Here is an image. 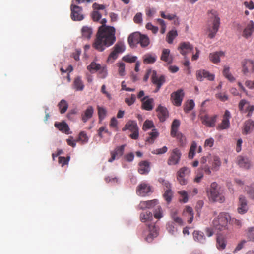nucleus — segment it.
Masks as SVG:
<instances>
[{"label":"nucleus","mask_w":254,"mask_h":254,"mask_svg":"<svg viewBox=\"0 0 254 254\" xmlns=\"http://www.w3.org/2000/svg\"><path fill=\"white\" fill-rule=\"evenodd\" d=\"M116 29L114 27L102 25L99 27L93 47L100 52L112 45L116 41Z\"/></svg>","instance_id":"f257e3e1"},{"label":"nucleus","mask_w":254,"mask_h":254,"mask_svg":"<svg viewBox=\"0 0 254 254\" xmlns=\"http://www.w3.org/2000/svg\"><path fill=\"white\" fill-rule=\"evenodd\" d=\"M206 192L209 200L212 202L223 203L225 201L223 190L215 182L211 184Z\"/></svg>","instance_id":"f03ea898"},{"label":"nucleus","mask_w":254,"mask_h":254,"mask_svg":"<svg viewBox=\"0 0 254 254\" xmlns=\"http://www.w3.org/2000/svg\"><path fill=\"white\" fill-rule=\"evenodd\" d=\"M209 18L208 24V37L213 38L219 30L220 19L217 12L215 10L210 11Z\"/></svg>","instance_id":"7ed1b4c3"},{"label":"nucleus","mask_w":254,"mask_h":254,"mask_svg":"<svg viewBox=\"0 0 254 254\" xmlns=\"http://www.w3.org/2000/svg\"><path fill=\"white\" fill-rule=\"evenodd\" d=\"M127 40L130 47H134L139 43L142 47H146L150 44V39L146 35L137 32L131 34Z\"/></svg>","instance_id":"20e7f679"},{"label":"nucleus","mask_w":254,"mask_h":254,"mask_svg":"<svg viewBox=\"0 0 254 254\" xmlns=\"http://www.w3.org/2000/svg\"><path fill=\"white\" fill-rule=\"evenodd\" d=\"M230 217L227 213H221L218 217L213 221V225L214 228L219 231L225 229Z\"/></svg>","instance_id":"39448f33"},{"label":"nucleus","mask_w":254,"mask_h":254,"mask_svg":"<svg viewBox=\"0 0 254 254\" xmlns=\"http://www.w3.org/2000/svg\"><path fill=\"white\" fill-rule=\"evenodd\" d=\"M190 169L187 167L180 168L177 172V180L181 185L187 184L190 175Z\"/></svg>","instance_id":"423d86ee"},{"label":"nucleus","mask_w":254,"mask_h":254,"mask_svg":"<svg viewBox=\"0 0 254 254\" xmlns=\"http://www.w3.org/2000/svg\"><path fill=\"white\" fill-rule=\"evenodd\" d=\"M129 130L132 133L129 135L130 137L133 139H137L138 138V127L137 123L134 121L129 120L125 125L122 128L123 131Z\"/></svg>","instance_id":"0eeeda50"},{"label":"nucleus","mask_w":254,"mask_h":254,"mask_svg":"<svg viewBox=\"0 0 254 254\" xmlns=\"http://www.w3.org/2000/svg\"><path fill=\"white\" fill-rule=\"evenodd\" d=\"M71 10V18L74 21H81L84 19V16L82 14V8L74 3H72L70 6Z\"/></svg>","instance_id":"6e6552de"},{"label":"nucleus","mask_w":254,"mask_h":254,"mask_svg":"<svg viewBox=\"0 0 254 254\" xmlns=\"http://www.w3.org/2000/svg\"><path fill=\"white\" fill-rule=\"evenodd\" d=\"M242 72L245 75L254 72V61L250 59H244L242 63Z\"/></svg>","instance_id":"1a4fd4ad"},{"label":"nucleus","mask_w":254,"mask_h":254,"mask_svg":"<svg viewBox=\"0 0 254 254\" xmlns=\"http://www.w3.org/2000/svg\"><path fill=\"white\" fill-rule=\"evenodd\" d=\"M182 154L180 150L176 148L174 149L170 154L167 163L169 165H175L177 164L180 160Z\"/></svg>","instance_id":"9d476101"},{"label":"nucleus","mask_w":254,"mask_h":254,"mask_svg":"<svg viewBox=\"0 0 254 254\" xmlns=\"http://www.w3.org/2000/svg\"><path fill=\"white\" fill-rule=\"evenodd\" d=\"M184 96L183 90L182 89H179L171 94V100L174 105L180 106L182 104Z\"/></svg>","instance_id":"9b49d317"},{"label":"nucleus","mask_w":254,"mask_h":254,"mask_svg":"<svg viewBox=\"0 0 254 254\" xmlns=\"http://www.w3.org/2000/svg\"><path fill=\"white\" fill-rule=\"evenodd\" d=\"M151 80L152 83L156 85V89L155 92L159 91L161 86L165 82V77L164 75L158 76L157 74L156 71L153 70L151 75Z\"/></svg>","instance_id":"f8f14e48"},{"label":"nucleus","mask_w":254,"mask_h":254,"mask_svg":"<svg viewBox=\"0 0 254 254\" xmlns=\"http://www.w3.org/2000/svg\"><path fill=\"white\" fill-rule=\"evenodd\" d=\"M230 118V112L228 110H226L223 116L222 121L217 127V129L220 130L226 129L229 128L230 126L229 120Z\"/></svg>","instance_id":"ddd939ff"},{"label":"nucleus","mask_w":254,"mask_h":254,"mask_svg":"<svg viewBox=\"0 0 254 254\" xmlns=\"http://www.w3.org/2000/svg\"><path fill=\"white\" fill-rule=\"evenodd\" d=\"M196 78L198 80L202 81L204 78H207L209 81H213L215 78L214 74L204 69L197 70L196 72Z\"/></svg>","instance_id":"4468645a"},{"label":"nucleus","mask_w":254,"mask_h":254,"mask_svg":"<svg viewBox=\"0 0 254 254\" xmlns=\"http://www.w3.org/2000/svg\"><path fill=\"white\" fill-rule=\"evenodd\" d=\"M248 210L247 200L246 197L241 195L239 198L237 211L239 214H244Z\"/></svg>","instance_id":"2eb2a0df"},{"label":"nucleus","mask_w":254,"mask_h":254,"mask_svg":"<svg viewBox=\"0 0 254 254\" xmlns=\"http://www.w3.org/2000/svg\"><path fill=\"white\" fill-rule=\"evenodd\" d=\"M141 108L146 111H151L154 108V99L148 96L141 99Z\"/></svg>","instance_id":"dca6fc26"},{"label":"nucleus","mask_w":254,"mask_h":254,"mask_svg":"<svg viewBox=\"0 0 254 254\" xmlns=\"http://www.w3.org/2000/svg\"><path fill=\"white\" fill-rule=\"evenodd\" d=\"M217 117L216 115L212 116L205 115L201 117V120L203 125L208 127H212L215 126Z\"/></svg>","instance_id":"f3484780"},{"label":"nucleus","mask_w":254,"mask_h":254,"mask_svg":"<svg viewBox=\"0 0 254 254\" xmlns=\"http://www.w3.org/2000/svg\"><path fill=\"white\" fill-rule=\"evenodd\" d=\"M148 227L150 232L149 234L146 237V240L150 242L153 238L157 237L159 230V227L155 224H148Z\"/></svg>","instance_id":"a211bd4d"},{"label":"nucleus","mask_w":254,"mask_h":254,"mask_svg":"<svg viewBox=\"0 0 254 254\" xmlns=\"http://www.w3.org/2000/svg\"><path fill=\"white\" fill-rule=\"evenodd\" d=\"M125 145L117 147L113 151L111 152V157L109 159V162H113L115 159L121 157L124 152Z\"/></svg>","instance_id":"6ab92c4d"},{"label":"nucleus","mask_w":254,"mask_h":254,"mask_svg":"<svg viewBox=\"0 0 254 254\" xmlns=\"http://www.w3.org/2000/svg\"><path fill=\"white\" fill-rule=\"evenodd\" d=\"M157 113V117L161 122H164L169 116L168 111L167 108L159 105L156 110Z\"/></svg>","instance_id":"aec40b11"},{"label":"nucleus","mask_w":254,"mask_h":254,"mask_svg":"<svg viewBox=\"0 0 254 254\" xmlns=\"http://www.w3.org/2000/svg\"><path fill=\"white\" fill-rule=\"evenodd\" d=\"M193 47L189 42L181 43L178 47V50L183 55H186L189 53L193 52Z\"/></svg>","instance_id":"412c9836"},{"label":"nucleus","mask_w":254,"mask_h":254,"mask_svg":"<svg viewBox=\"0 0 254 254\" xmlns=\"http://www.w3.org/2000/svg\"><path fill=\"white\" fill-rule=\"evenodd\" d=\"M245 105H247V107L246 108V112H248L247 116L250 117H251L253 112L254 111V105H250L248 101L245 99H242L240 101L238 105L239 110L243 111Z\"/></svg>","instance_id":"4be33fe9"},{"label":"nucleus","mask_w":254,"mask_h":254,"mask_svg":"<svg viewBox=\"0 0 254 254\" xmlns=\"http://www.w3.org/2000/svg\"><path fill=\"white\" fill-rule=\"evenodd\" d=\"M237 162L240 167L245 169H249L251 166L250 160L248 157L245 156H238L237 157Z\"/></svg>","instance_id":"5701e85b"},{"label":"nucleus","mask_w":254,"mask_h":254,"mask_svg":"<svg viewBox=\"0 0 254 254\" xmlns=\"http://www.w3.org/2000/svg\"><path fill=\"white\" fill-rule=\"evenodd\" d=\"M151 191V187L145 183L140 184L137 188V192L139 195L144 196Z\"/></svg>","instance_id":"b1692460"},{"label":"nucleus","mask_w":254,"mask_h":254,"mask_svg":"<svg viewBox=\"0 0 254 254\" xmlns=\"http://www.w3.org/2000/svg\"><path fill=\"white\" fill-rule=\"evenodd\" d=\"M208 162L211 165V170L214 171H218L221 165L220 158L216 156H214L210 160H209Z\"/></svg>","instance_id":"393cba45"},{"label":"nucleus","mask_w":254,"mask_h":254,"mask_svg":"<svg viewBox=\"0 0 254 254\" xmlns=\"http://www.w3.org/2000/svg\"><path fill=\"white\" fill-rule=\"evenodd\" d=\"M158 203V200L157 199L141 201L138 205V207L140 209H144L146 208L151 209L156 206Z\"/></svg>","instance_id":"a878e982"},{"label":"nucleus","mask_w":254,"mask_h":254,"mask_svg":"<svg viewBox=\"0 0 254 254\" xmlns=\"http://www.w3.org/2000/svg\"><path fill=\"white\" fill-rule=\"evenodd\" d=\"M94 113V108L91 106H89L81 114V119L84 123H86L87 121L91 119Z\"/></svg>","instance_id":"bb28decb"},{"label":"nucleus","mask_w":254,"mask_h":254,"mask_svg":"<svg viewBox=\"0 0 254 254\" xmlns=\"http://www.w3.org/2000/svg\"><path fill=\"white\" fill-rule=\"evenodd\" d=\"M140 174H147L150 171V164L147 161H143L139 163L138 169Z\"/></svg>","instance_id":"cd10ccee"},{"label":"nucleus","mask_w":254,"mask_h":254,"mask_svg":"<svg viewBox=\"0 0 254 254\" xmlns=\"http://www.w3.org/2000/svg\"><path fill=\"white\" fill-rule=\"evenodd\" d=\"M55 127L58 128L60 131L66 134L69 133V128L68 125L64 121L61 123L56 122L54 124Z\"/></svg>","instance_id":"c85d7f7f"},{"label":"nucleus","mask_w":254,"mask_h":254,"mask_svg":"<svg viewBox=\"0 0 254 254\" xmlns=\"http://www.w3.org/2000/svg\"><path fill=\"white\" fill-rule=\"evenodd\" d=\"M254 31V22L251 21L244 29L243 32V36L246 38H248L250 37Z\"/></svg>","instance_id":"c756f323"},{"label":"nucleus","mask_w":254,"mask_h":254,"mask_svg":"<svg viewBox=\"0 0 254 254\" xmlns=\"http://www.w3.org/2000/svg\"><path fill=\"white\" fill-rule=\"evenodd\" d=\"M170 51L168 49H164L162 50L161 60L163 61L166 62L168 64H170L172 63L173 59L172 56L170 55Z\"/></svg>","instance_id":"7c9ffc66"},{"label":"nucleus","mask_w":254,"mask_h":254,"mask_svg":"<svg viewBox=\"0 0 254 254\" xmlns=\"http://www.w3.org/2000/svg\"><path fill=\"white\" fill-rule=\"evenodd\" d=\"M193 237L195 241L201 244H204L206 241L203 232L200 231H194L193 232Z\"/></svg>","instance_id":"2f4dec72"},{"label":"nucleus","mask_w":254,"mask_h":254,"mask_svg":"<svg viewBox=\"0 0 254 254\" xmlns=\"http://www.w3.org/2000/svg\"><path fill=\"white\" fill-rule=\"evenodd\" d=\"M152 219V213L149 211L143 212L140 215V220L142 222L149 223L150 222Z\"/></svg>","instance_id":"473e14b6"},{"label":"nucleus","mask_w":254,"mask_h":254,"mask_svg":"<svg viewBox=\"0 0 254 254\" xmlns=\"http://www.w3.org/2000/svg\"><path fill=\"white\" fill-rule=\"evenodd\" d=\"M143 63L145 64H152L157 60V56L155 54L147 53L143 57Z\"/></svg>","instance_id":"72a5a7b5"},{"label":"nucleus","mask_w":254,"mask_h":254,"mask_svg":"<svg viewBox=\"0 0 254 254\" xmlns=\"http://www.w3.org/2000/svg\"><path fill=\"white\" fill-rule=\"evenodd\" d=\"M81 33L83 38L89 39L93 34V30L91 27L85 26L82 28Z\"/></svg>","instance_id":"f704fd0d"},{"label":"nucleus","mask_w":254,"mask_h":254,"mask_svg":"<svg viewBox=\"0 0 254 254\" xmlns=\"http://www.w3.org/2000/svg\"><path fill=\"white\" fill-rule=\"evenodd\" d=\"M207 161L206 157H203L200 160L201 163V169L204 171V172L207 175H211V171L210 167L206 163Z\"/></svg>","instance_id":"c9c22d12"},{"label":"nucleus","mask_w":254,"mask_h":254,"mask_svg":"<svg viewBox=\"0 0 254 254\" xmlns=\"http://www.w3.org/2000/svg\"><path fill=\"white\" fill-rule=\"evenodd\" d=\"M73 87L77 91H82L84 85L80 77H77L73 82Z\"/></svg>","instance_id":"e433bc0d"},{"label":"nucleus","mask_w":254,"mask_h":254,"mask_svg":"<svg viewBox=\"0 0 254 254\" xmlns=\"http://www.w3.org/2000/svg\"><path fill=\"white\" fill-rule=\"evenodd\" d=\"M224 55L223 52H216L211 53L209 55L210 61L214 63H217L220 62V58Z\"/></svg>","instance_id":"4c0bfd02"},{"label":"nucleus","mask_w":254,"mask_h":254,"mask_svg":"<svg viewBox=\"0 0 254 254\" xmlns=\"http://www.w3.org/2000/svg\"><path fill=\"white\" fill-rule=\"evenodd\" d=\"M180 125V122L177 119L173 120L171 125V129L170 134L171 136H174L176 135L178 128Z\"/></svg>","instance_id":"58836bf2"},{"label":"nucleus","mask_w":254,"mask_h":254,"mask_svg":"<svg viewBox=\"0 0 254 254\" xmlns=\"http://www.w3.org/2000/svg\"><path fill=\"white\" fill-rule=\"evenodd\" d=\"M101 67L102 66L99 64L92 62L88 66H87V69L89 71L92 73L99 70Z\"/></svg>","instance_id":"ea45409f"},{"label":"nucleus","mask_w":254,"mask_h":254,"mask_svg":"<svg viewBox=\"0 0 254 254\" xmlns=\"http://www.w3.org/2000/svg\"><path fill=\"white\" fill-rule=\"evenodd\" d=\"M223 74L225 77V78H226L231 82H233L235 80L234 77L230 72V68L229 67L224 66L223 71Z\"/></svg>","instance_id":"a19ab883"},{"label":"nucleus","mask_w":254,"mask_h":254,"mask_svg":"<svg viewBox=\"0 0 254 254\" xmlns=\"http://www.w3.org/2000/svg\"><path fill=\"white\" fill-rule=\"evenodd\" d=\"M184 213L188 215V216L190 217V218L188 220V222L189 224L191 223L193 219V212L192 208L189 206H186L185 209L184 211Z\"/></svg>","instance_id":"79ce46f5"},{"label":"nucleus","mask_w":254,"mask_h":254,"mask_svg":"<svg viewBox=\"0 0 254 254\" xmlns=\"http://www.w3.org/2000/svg\"><path fill=\"white\" fill-rule=\"evenodd\" d=\"M88 141V137L87 133L84 131H81L78 135L76 141L81 142L82 144H85Z\"/></svg>","instance_id":"37998d69"},{"label":"nucleus","mask_w":254,"mask_h":254,"mask_svg":"<svg viewBox=\"0 0 254 254\" xmlns=\"http://www.w3.org/2000/svg\"><path fill=\"white\" fill-rule=\"evenodd\" d=\"M254 128V122L249 120L245 122L244 131L246 133L250 132L251 130Z\"/></svg>","instance_id":"c03bdc74"},{"label":"nucleus","mask_w":254,"mask_h":254,"mask_svg":"<svg viewBox=\"0 0 254 254\" xmlns=\"http://www.w3.org/2000/svg\"><path fill=\"white\" fill-rule=\"evenodd\" d=\"M58 106L61 114L64 113L66 111L68 107V103L64 99L62 100L60 102Z\"/></svg>","instance_id":"a18cd8bd"},{"label":"nucleus","mask_w":254,"mask_h":254,"mask_svg":"<svg viewBox=\"0 0 254 254\" xmlns=\"http://www.w3.org/2000/svg\"><path fill=\"white\" fill-rule=\"evenodd\" d=\"M149 136L146 139V141L149 143H152L155 139L158 136L159 133L157 131L156 129H153L149 133Z\"/></svg>","instance_id":"49530a36"},{"label":"nucleus","mask_w":254,"mask_h":254,"mask_svg":"<svg viewBox=\"0 0 254 254\" xmlns=\"http://www.w3.org/2000/svg\"><path fill=\"white\" fill-rule=\"evenodd\" d=\"M125 47L122 42H118L113 47V51L118 54L121 53L125 51Z\"/></svg>","instance_id":"de8ad7c7"},{"label":"nucleus","mask_w":254,"mask_h":254,"mask_svg":"<svg viewBox=\"0 0 254 254\" xmlns=\"http://www.w3.org/2000/svg\"><path fill=\"white\" fill-rule=\"evenodd\" d=\"M226 247V242L222 236H218L217 238V248L220 250L224 249Z\"/></svg>","instance_id":"09e8293b"},{"label":"nucleus","mask_w":254,"mask_h":254,"mask_svg":"<svg viewBox=\"0 0 254 254\" xmlns=\"http://www.w3.org/2000/svg\"><path fill=\"white\" fill-rule=\"evenodd\" d=\"M177 32L176 30H171L169 31L167 36V41L168 43H172L173 40L177 36Z\"/></svg>","instance_id":"8fccbe9b"},{"label":"nucleus","mask_w":254,"mask_h":254,"mask_svg":"<svg viewBox=\"0 0 254 254\" xmlns=\"http://www.w3.org/2000/svg\"><path fill=\"white\" fill-rule=\"evenodd\" d=\"M195 104L192 100L188 101L184 107V110L185 112L188 113L192 110L194 107Z\"/></svg>","instance_id":"3c124183"},{"label":"nucleus","mask_w":254,"mask_h":254,"mask_svg":"<svg viewBox=\"0 0 254 254\" xmlns=\"http://www.w3.org/2000/svg\"><path fill=\"white\" fill-rule=\"evenodd\" d=\"M173 192L171 189L166 190L163 194V197L168 203L172 200Z\"/></svg>","instance_id":"603ef678"},{"label":"nucleus","mask_w":254,"mask_h":254,"mask_svg":"<svg viewBox=\"0 0 254 254\" xmlns=\"http://www.w3.org/2000/svg\"><path fill=\"white\" fill-rule=\"evenodd\" d=\"M137 59V57L135 56H132L130 55H127L126 56H124L122 58V60L127 63H134L135 62L136 60Z\"/></svg>","instance_id":"864d4df0"},{"label":"nucleus","mask_w":254,"mask_h":254,"mask_svg":"<svg viewBox=\"0 0 254 254\" xmlns=\"http://www.w3.org/2000/svg\"><path fill=\"white\" fill-rule=\"evenodd\" d=\"M197 147V144L195 141H193L191 143L189 153V158L192 159L194 156L195 150Z\"/></svg>","instance_id":"5fc2aeb1"},{"label":"nucleus","mask_w":254,"mask_h":254,"mask_svg":"<svg viewBox=\"0 0 254 254\" xmlns=\"http://www.w3.org/2000/svg\"><path fill=\"white\" fill-rule=\"evenodd\" d=\"M160 15L162 18L166 19L169 20H172L175 19L177 17V15L175 14L167 13L164 11H160Z\"/></svg>","instance_id":"6e6d98bb"},{"label":"nucleus","mask_w":254,"mask_h":254,"mask_svg":"<svg viewBox=\"0 0 254 254\" xmlns=\"http://www.w3.org/2000/svg\"><path fill=\"white\" fill-rule=\"evenodd\" d=\"M98 71V76L99 78H105L108 74L107 69L105 66H102Z\"/></svg>","instance_id":"4d7b16f0"},{"label":"nucleus","mask_w":254,"mask_h":254,"mask_svg":"<svg viewBox=\"0 0 254 254\" xmlns=\"http://www.w3.org/2000/svg\"><path fill=\"white\" fill-rule=\"evenodd\" d=\"M154 216L157 219H160L163 217V211L161 206H157V207L154 210Z\"/></svg>","instance_id":"13d9d810"},{"label":"nucleus","mask_w":254,"mask_h":254,"mask_svg":"<svg viewBox=\"0 0 254 254\" xmlns=\"http://www.w3.org/2000/svg\"><path fill=\"white\" fill-rule=\"evenodd\" d=\"M97 109L99 119L100 120H102L106 116V110L104 108L100 106H98Z\"/></svg>","instance_id":"bf43d9fd"},{"label":"nucleus","mask_w":254,"mask_h":254,"mask_svg":"<svg viewBox=\"0 0 254 254\" xmlns=\"http://www.w3.org/2000/svg\"><path fill=\"white\" fill-rule=\"evenodd\" d=\"M178 193L181 197L180 201L183 203H186L188 201V196L187 191L186 190H181Z\"/></svg>","instance_id":"052dcab7"},{"label":"nucleus","mask_w":254,"mask_h":254,"mask_svg":"<svg viewBox=\"0 0 254 254\" xmlns=\"http://www.w3.org/2000/svg\"><path fill=\"white\" fill-rule=\"evenodd\" d=\"M203 170L198 169L196 172V176L194 179V182L195 183H199L203 177Z\"/></svg>","instance_id":"680f3d73"},{"label":"nucleus","mask_w":254,"mask_h":254,"mask_svg":"<svg viewBox=\"0 0 254 254\" xmlns=\"http://www.w3.org/2000/svg\"><path fill=\"white\" fill-rule=\"evenodd\" d=\"M247 236L249 241L254 242V227H251L248 229Z\"/></svg>","instance_id":"e2e57ef3"},{"label":"nucleus","mask_w":254,"mask_h":254,"mask_svg":"<svg viewBox=\"0 0 254 254\" xmlns=\"http://www.w3.org/2000/svg\"><path fill=\"white\" fill-rule=\"evenodd\" d=\"M246 190L249 197L254 200V184L251 185L250 187H248Z\"/></svg>","instance_id":"0e129e2a"},{"label":"nucleus","mask_w":254,"mask_h":254,"mask_svg":"<svg viewBox=\"0 0 254 254\" xmlns=\"http://www.w3.org/2000/svg\"><path fill=\"white\" fill-rule=\"evenodd\" d=\"M136 100V96L134 94H132L130 98H126L125 99V103L128 106L133 104Z\"/></svg>","instance_id":"69168bd1"},{"label":"nucleus","mask_w":254,"mask_h":254,"mask_svg":"<svg viewBox=\"0 0 254 254\" xmlns=\"http://www.w3.org/2000/svg\"><path fill=\"white\" fill-rule=\"evenodd\" d=\"M146 28L147 30H151L153 34H156L158 31V28L153 25L151 23H147L146 24Z\"/></svg>","instance_id":"338daca9"},{"label":"nucleus","mask_w":254,"mask_h":254,"mask_svg":"<svg viewBox=\"0 0 254 254\" xmlns=\"http://www.w3.org/2000/svg\"><path fill=\"white\" fill-rule=\"evenodd\" d=\"M118 54L113 50L108 56L107 62L113 63L114 61L118 58Z\"/></svg>","instance_id":"774afa93"}]
</instances>
